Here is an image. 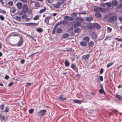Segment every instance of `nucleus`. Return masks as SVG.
<instances>
[{
  "label": "nucleus",
  "instance_id": "de8ad7c7",
  "mask_svg": "<svg viewBox=\"0 0 122 122\" xmlns=\"http://www.w3.org/2000/svg\"><path fill=\"white\" fill-rule=\"evenodd\" d=\"M9 110V108H8V107H7L5 108V110L4 112H8Z\"/></svg>",
  "mask_w": 122,
  "mask_h": 122
},
{
  "label": "nucleus",
  "instance_id": "6e6d98bb",
  "mask_svg": "<svg viewBox=\"0 0 122 122\" xmlns=\"http://www.w3.org/2000/svg\"><path fill=\"white\" fill-rule=\"evenodd\" d=\"M0 13H2L5 14L6 13V12L4 10H1V11H0Z\"/></svg>",
  "mask_w": 122,
  "mask_h": 122
},
{
  "label": "nucleus",
  "instance_id": "680f3d73",
  "mask_svg": "<svg viewBox=\"0 0 122 122\" xmlns=\"http://www.w3.org/2000/svg\"><path fill=\"white\" fill-rule=\"evenodd\" d=\"M107 30L108 31L111 32L112 31V29L111 28L108 27H107Z\"/></svg>",
  "mask_w": 122,
  "mask_h": 122
},
{
  "label": "nucleus",
  "instance_id": "8fccbe9b",
  "mask_svg": "<svg viewBox=\"0 0 122 122\" xmlns=\"http://www.w3.org/2000/svg\"><path fill=\"white\" fill-rule=\"evenodd\" d=\"M32 24V23H25V24L27 26H32L31 24Z\"/></svg>",
  "mask_w": 122,
  "mask_h": 122
},
{
  "label": "nucleus",
  "instance_id": "4468645a",
  "mask_svg": "<svg viewBox=\"0 0 122 122\" xmlns=\"http://www.w3.org/2000/svg\"><path fill=\"white\" fill-rule=\"evenodd\" d=\"M93 18L92 16L88 17L85 19V20L88 22H90L92 20Z\"/></svg>",
  "mask_w": 122,
  "mask_h": 122
},
{
  "label": "nucleus",
  "instance_id": "774afa93",
  "mask_svg": "<svg viewBox=\"0 0 122 122\" xmlns=\"http://www.w3.org/2000/svg\"><path fill=\"white\" fill-rule=\"evenodd\" d=\"M57 25H56H56L55 26L54 28H53V29L56 30V29L57 28Z\"/></svg>",
  "mask_w": 122,
  "mask_h": 122
},
{
  "label": "nucleus",
  "instance_id": "603ef678",
  "mask_svg": "<svg viewBox=\"0 0 122 122\" xmlns=\"http://www.w3.org/2000/svg\"><path fill=\"white\" fill-rule=\"evenodd\" d=\"M22 2L24 3H27V0H20Z\"/></svg>",
  "mask_w": 122,
  "mask_h": 122
},
{
  "label": "nucleus",
  "instance_id": "f704fd0d",
  "mask_svg": "<svg viewBox=\"0 0 122 122\" xmlns=\"http://www.w3.org/2000/svg\"><path fill=\"white\" fill-rule=\"evenodd\" d=\"M112 4L114 6H116L118 4V3L116 1L113 2Z\"/></svg>",
  "mask_w": 122,
  "mask_h": 122
},
{
  "label": "nucleus",
  "instance_id": "ddd939ff",
  "mask_svg": "<svg viewBox=\"0 0 122 122\" xmlns=\"http://www.w3.org/2000/svg\"><path fill=\"white\" fill-rule=\"evenodd\" d=\"M94 42L92 41H91L89 42L88 44V46L90 47H93L94 45Z\"/></svg>",
  "mask_w": 122,
  "mask_h": 122
},
{
  "label": "nucleus",
  "instance_id": "9b49d317",
  "mask_svg": "<svg viewBox=\"0 0 122 122\" xmlns=\"http://www.w3.org/2000/svg\"><path fill=\"white\" fill-rule=\"evenodd\" d=\"M90 38L88 36H86L82 39V40L85 41L86 43L88 42L89 41Z\"/></svg>",
  "mask_w": 122,
  "mask_h": 122
},
{
  "label": "nucleus",
  "instance_id": "79ce46f5",
  "mask_svg": "<svg viewBox=\"0 0 122 122\" xmlns=\"http://www.w3.org/2000/svg\"><path fill=\"white\" fill-rule=\"evenodd\" d=\"M0 19L2 20H4L5 19L4 17L2 15H0Z\"/></svg>",
  "mask_w": 122,
  "mask_h": 122
},
{
  "label": "nucleus",
  "instance_id": "338daca9",
  "mask_svg": "<svg viewBox=\"0 0 122 122\" xmlns=\"http://www.w3.org/2000/svg\"><path fill=\"white\" fill-rule=\"evenodd\" d=\"M76 76L77 77H78L79 78L80 77V75L79 74H77L76 75Z\"/></svg>",
  "mask_w": 122,
  "mask_h": 122
},
{
  "label": "nucleus",
  "instance_id": "dca6fc26",
  "mask_svg": "<svg viewBox=\"0 0 122 122\" xmlns=\"http://www.w3.org/2000/svg\"><path fill=\"white\" fill-rule=\"evenodd\" d=\"M58 99L61 101H65L66 100V98L63 97V96L61 95L59 97Z\"/></svg>",
  "mask_w": 122,
  "mask_h": 122
},
{
  "label": "nucleus",
  "instance_id": "4c0bfd02",
  "mask_svg": "<svg viewBox=\"0 0 122 122\" xmlns=\"http://www.w3.org/2000/svg\"><path fill=\"white\" fill-rule=\"evenodd\" d=\"M39 17V15H37L35 16L33 18V19L34 20H36L38 19Z\"/></svg>",
  "mask_w": 122,
  "mask_h": 122
},
{
  "label": "nucleus",
  "instance_id": "f3484780",
  "mask_svg": "<svg viewBox=\"0 0 122 122\" xmlns=\"http://www.w3.org/2000/svg\"><path fill=\"white\" fill-rule=\"evenodd\" d=\"M80 45L83 46H87V43L85 41H82L80 42Z\"/></svg>",
  "mask_w": 122,
  "mask_h": 122
},
{
  "label": "nucleus",
  "instance_id": "1a4fd4ad",
  "mask_svg": "<svg viewBox=\"0 0 122 122\" xmlns=\"http://www.w3.org/2000/svg\"><path fill=\"white\" fill-rule=\"evenodd\" d=\"M89 57V54H88L82 56V58L83 59L86 60Z\"/></svg>",
  "mask_w": 122,
  "mask_h": 122
},
{
  "label": "nucleus",
  "instance_id": "e2e57ef3",
  "mask_svg": "<svg viewBox=\"0 0 122 122\" xmlns=\"http://www.w3.org/2000/svg\"><path fill=\"white\" fill-rule=\"evenodd\" d=\"M25 62V60L24 59L20 61V63L22 64H23Z\"/></svg>",
  "mask_w": 122,
  "mask_h": 122
},
{
  "label": "nucleus",
  "instance_id": "aec40b11",
  "mask_svg": "<svg viewBox=\"0 0 122 122\" xmlns=\"http://www.w3.org/2000/svg\"><path fill=\"white\" fill-rule=\"evenodd\" d=\"M93 25L91 23H89L87 25V28L89 29H90L93 28Z\"/></svg>",
  "mask_w": 122,
  "mask_h": 122
},
{
  "label": "nucleus",
  "instance_id": "f8f14e48",
  "mask_svg": "<svg viewBox=\"0 0 122 122\" xmlns=\"http://www.w3.org/2000/svg\"><path fill=\"white\" fill-rule=\"evenodd\" d=\"M16 5L18 9H20L22 8V4L20 2L16 4Z\"/></svg>",
  "mask_w": 122,
  "mask_h": 122
},
{
  "label": "nucleus",
  "instance_id": "69168bd1",
  "mask_svg": "<svg viewBox=\"0 0 122 122\" xmlns=\"http://www.w3.org/2000/svg\"><path fill=\"white\" fill-rule=\"evenodd\" d=\"M15 11H16L15 10V9H14V10H12V13H14L15 12Z\"/></svg>",
  "mask_w": 122,
  "mask_h": 122
},
{
  "label": "nucleus",
  "instance_id": "a878e982",
  "mask_svg": "<svg viewBox=\"0 0 122 122\" xmlns=\"http://www.w3.org/2000/svg\"><path fill=\"white\" fill-rule=\"evenodd\" d=\"M65 66L66 67L70 65V63L69 61L66 60H65Z\"/></svg>",
  "mask_w": 122,
  "mask_h": 122
},
{
  "label": "nucleus",
  "instance_id": "a211bd4d",
  "mask_svg": "<svg viewBox=\"0 0 122 122\" xmlns=\"http://www.w3.org/2000/svg\"><path fill=\"white\" fill-rule=\"evenodd\" d=\"M73 101L74 103H78L79 104H81L82 102L81 101L78 100H73Z\"/></svg>",
  "mask_w": 122,
  "mask_h": 122
},
{
  "label": "nucleus",
  "instance_id": "ea45409f",
  "mask_svg": "<svg viewBox=\"0 0 122 122\" xmlns=\"http://www.w3.org/2000/svg\"><path fill=\"white\" fill-rule=\"evenodd\" d=\"M13 2L12 1L9 2L8 3V5L10 6H11L13 4Z\"/></svg>",
  "mask_w": 122,
  "mask_h": 122
},
{
  "label": "nucleus",
  "instance_id": "c03bdc74",
  "mask_svg": "<svg viewBox=\"0 0 122 122\" xmlns=\"http://www.w3.org/2000/svg\"><path fill=\"white\" fill-rule=\"evenodd\" d=\"M27 17V15L25 14H24L22 16V18L23 19H25Z\"/></svg>",
  "mask_w": 122,
  "mask_h": 122
},
{
  "label": "nucleus",
  "instance_id": "473e14b6",
  "mask_svg": "<svg viewBox=\"0 0 122 122\" xmlns=\"http://www.w3.org/2000/svg\"><path fill=\"white\" fill-rule=\"evenodd\" d=\"M15 18L16 20L18 21H20L21 20V18L20 17L16 16Z\"/></svg>",
  "mask_w": 122,
  "mask_h": 122
},
{
  "label": "nucleus",
  "instance_id": "423d86ee",
  "mask_svg": "<svg viewBox=\"0 0 122 122\" xmlns=\"http://www.w3.org/2000/svg\"><path fill=\"white\" fill-rule=\"evenodd\" d=\"M65 20H66L67 21H71L73 20L74 19L72 17H71L68 16H65L64 17Z\"/></svg>",
  "mask_w": 122,
  "mask_h": 122
},
{
  "label": "nucleus",
  "instance_id": "2eb2a0df",
  "mask_svg": "<svg viewBox=\"0 0 122 122\" xmlns=\"http://www.w3.org/2000/svg\"><path fill=\"white\" fill-rule=\"evenodd\" d=\"M93 26L94 27L97 29H100L101 27L100 25L97 23H94Z\"/></svg>",
  "mask_w": 122,
  "mask_h": 122
},
{
  "label": "nucleus",
  "instance_id": "e433bc0d",
  "mask_svg": "<svg viewBox=\"0 0 122 122\" xmlns=\"http://www.w3.org/2000/svg\"><path fill=\"white\" fill-rule=\"evenodd\" d=\"M46 10V8L42 9L41 10L39 11V13H42L44 12Z\"/></svg>",
  "mask_w": 122,
  "mask_h": 122
},
{
  "label": "nucleus",
  "instance_id": "412c9836",
  "mask_svg": "<svg viewBox=\"0 0 122 122\" xmlns=\"http://www.w3.org/2000/svg\"><path fill=\"white\" fill-rule=\"evenodd\" d=\"M50 18L51 17L50 16H48L46 17L45 20V21L47 23H48Z\"/></svg>",
  "mask_w": 122,
  "mask_h": 122
},
{
  "label": "nucleus",
  "instance_id": "393cba45",
  "mask_svg": "<svg viewBox=\"0 0 122 122\" xmlns=\"http://www.w3.org/2000/svg\"><path fill=\"white\" fill-rule=\"evenodd\" d=\"M36 30L38 32L40 33H41L43 30V29L42 28H37Z\"/></svg>",
  "mask_w": 122,
  "mask_h": 122
},
{
  "label": "nucleus",
  "instance_id": "49530a36",
  "mask_svg": "<svg viewBox=\"0 0 122 122\" xmlns=\"http://www.w3.org/2000/svg\"><path fill=\"white\" fill-rule=\"evenodd\" d=\"M33 112V110L31 109L29 110V113L30 114L32 113Z\"/></svg>",
  "mask_w": 122,
  "mask_h": 122
},
{
  "label": "nucleus",
  "instance_id": "b1692460",
  "mask_svg": "<svg viewBox=\"0 0 122 122\" xmlns=\"http://www.w3.org/2000/svg\"><path fill=\"white\" fill-rule=\"evenodd\" d=\"M115 97L119 100H121L122 98V97L120 95H116L115 96Z\"/></svg>",
  "mask_w": 122,
  "mask_h": 122
},
{
  "label": "nucleus",
  "instance_id": "bb28decb",
  "mask_svg": "<svg viewBox=\"0 0 122 122\" xmlns=\"http://www.w3.org/2000/svg\"><path fill=\"white\" fill-rule=\"evenodd\" d=\"M61 24L64 25L66 24L67 23V21L65 20H61L60 22Z\"/></svg>",
  "mask_w": 122,
  "mask_h": 122
},
{
  "label": "nucleus",
  "instance_id": "13d9d810",
  "mask_svg": "<svg viewBox=\"0 0 122 122\" xmlns=\"http://www.w3.org/2000/svg\"><path fill=\"white\" fill-rule=\"evenodd\" d=\"M103 72V68H101L100 72V73L101 74H102Z\"/></svg>",
  "mask_w": 122,
  "mask_h": 122
},
{
  "label": "nucleus",
  "instance_id": "864d4df0",
  "mask_svg": "<svg viewBox=\"0 0 122 122\" xmlns=\"http://www.w3.org/2000/svg\"><path fill=\"white\" fill-rule=\"evenodd\" d=\"M116 40L117 41H122V39H119L118 38H116Z\"/></svg>",
  "mask_w": 122,
  "mask_h": 122
},
{
  "label": "nucleus",
  "instance_id": "4be33fe9",
  "mask_svg": "<svg viewBox=\"0 0 122 122\" xmlns=\"http://www.w3.org/2000/svg\"><path fill=\"white\" fill-rule=\"evenodd\" d=\"M95 16L98 18H100L101 17V15L100 13H96L95 14Z\"/></svg>",
  "mask_w": 122,
  "mask_h": 122
},
{
  "label": "nucleus",
  "instance_id": "20e7f679",
  "mask_svg": "<svg viewBox=\"0 0 122 122\" xmlns=\"http://www.w3.org/2000/svg\"><path fill=\"white\" fill-rule=\"evenodd\" d=\"M117 18L115 16H112L108 19V21L110 23L114 22L116 20Z\"/></svg>",
  "mask_w": 122,
  "mask_h": 122
},
{
  "label": "nucleus",
  "instance_id": "3c124183",
  "mask_svg": "<svg viewBox=\"0 0 122 122\" xmlns=\"http://www.w3.org/2000/svg\"><path fill=\"white\" fill-rule=\"evenodd\" d=\"M9 78V76L6 75L5 76V78L6 80H8Z\"/></svg>",
  "mask_w": 122,
  "mask_h": 122
},
{
  "label": "nucleus",
  "instance_id": "c9c22d12",
  "mask_svg": "<svg viewBox=\"0 0 122 122\" xmlns=\"http://www.w3.org/2000/svg\"><path fill=\"white\" fill-rule=\"evenodd\" d=\"M5 105L4 104H1L0 106V109L1 110H3L4 108Z\"/></svg>",
  "mask_w": 122,
  "mask_h": 122
},
{
  "label": "nucleus",
  "instance_id": "5fc2aeb1",
  "mask_svg": "<svg viewBox=\"0 0 122 122\" xmlns=\"http://www.w3.org/2000/svg\"><path fill=\"white\" fill-rule=\"evenodd\" d=\"M32 23V26H33V25H34L35 26L36 25H38V23Z\"/></svg>",
  "mask_w": 122,
  "mask_h": 122
},
{
  "label": "nucleus",
  "instance_id": "f03ea898",
  "mask_svg": "<svg viewBox=\"0 0 122 122\" xmlns=\"http://www.w3.org/2000/svg\"><path fill=\"white\" fill-rule=\"evenodd\" d=\"M46 111L45 110H40L37 113V116L39 117H41L45 115Z\"/></svg>",
  "mask_w": 122,
  "mask_h": 122
},
{
  "label": "nucleus",
  "instance_id": "f257e3e1",
  "mask_svg": "<svg viewBox=\"0 0 122 122\" xmlns=\"http://www.w3.org/2000/svg\"><path fill=\"white\" fill-rule=\"evenodd\" d=\"M83 21V20L81 18H77L75 20V22L74 24V27L75 28L79 27Z\"/></svg>",
  "mask_w": 122,
  "mask_h": 122
},
{
  "label": "nucleus",
  "instance_id": "39448f33",
  "mask_svg": "<svg viewBox=\"0 0 122 122\" xmlns=\"http://www.w3.org/2000/svg\"><path fill=\"white\" fill-rule=\"evenodd\" d=\"M71 67L76 72H78V69L75 64H72L71 66Z\"/></svg>",
  "mask_w": 122,
  "mask_h": 122
},
{
  "label": "nucleus",
  "instance_id": "09e8293b",
  "mask_svg": "<svg viewBox=\"0 0 122 122\" xmlns=\"http://www.w3.org/2000/svg\"><path fill=\"white\" fill-rule=\"evenodd\" d=\"M54 0H47V2L49 3H51L53 2Z\"/></svg>",
  "mask_w": 122,
  "mask_h": 122
},
{
  "label": "nucleus",
  "instance_id": "bf43d9fd",
  "mask_svg": "<svg viewBox=\"0 0 122 122\" xmlns=\"http://www.w3.org/2000/svg\"><path fill=\"white\" fill-rule=\"evenodd\" d=\"M118 19L122 23V17H119Z\"/></svg>",
  "mask_w": 122,
  "mask_h": 122
},
{
  "label": "nucleus",
  "instance_id": "2f4dec72",
  "mask_svg": "<svg viewBox=\"0 0 122 122\" xmlns=\"http://www.w3.org/2000/svg\"><path fill=\"white\" fill-rule=\"evenodd\" d=\"M117 9H122V3L120 4L117 7Z\"/></svg>",
  "mask_w": 122,
  "mask_h": 122
},
{
  "label": "nucleus",
  "instance_id": "0eeeda50",
  "mask_svg": "<svg viewBox=\"0 0 122 122\" xmlns=\"http://www.w3.org/2000/svg\"><path fill=\"white\" fill-rule=\"evenodd\" d=\"M23 43V41L22 38V37H20V40L18 42L17 44V45L18 46H20L22 45V44Z\"/></svg>",
  "mask_w": 122,
  "mask_h": 122
},
{
  "label": "nucleus",
  "instance_id": "58836bf2",
  "mask_svg": "<svg viewBox=\"0 0 122 122\" xmlns=\"http://www.w3.org/2000/svg\"><path fill=\"white\" fill-rule=\"evenodd\" d=\"M5 117L4 116H0V120L1 121H2L4 120L5 119Z\"/></svg>",
  "mask_w": 122,
  "mask_h": 122
},
{
  "label": "nucleus",
  "instance_id": "6ab92c4d",
  "mask_svg": "<svg viewBox=\"0 0 122 122\" xmlns=\"http://www.w3.org/2000/svg\"><path fill=\"white\" fill-rule=\"evenodd\" d=\"M101 8L100 7H96L94 8V11L95 12H97L99 11H100Z\"/></svg>",
  "mask_w": 122,
  "mask_h": 122
},
{
  "label": "nucleus",
  "instance_id": "a19ab883",
  "mask_svg": "<svg viewBox=\"0 0 122 122\" xmlns=\"http://www.w3.org/2000/svg\"><path fill=\"white\" fill-rule=\"evenodd\" d=\"M99 92L101 93H104V94L105 93V92H104V90L102 89H100L99 91Z\"/></svg>",
  "mask_w": 122,
  "mask_h": 122
},
{
  "label": "nucleus",
  "instance_id": "052dcab7",
  "mask_svg": "<svg viewBox=\"0 0 122 122\" xmlns=\"http://www.w3.org/2000/svg\"><path fill=\"white\" fill-rule=\"evenodd\" d=\"M99 78L100 80L101 81H103V77L102 76H100L99 77Z\"/></svg>",
  "mask_w": 122,
  "mask_h": 122
},
{
  "label": "nucleus",
  "instance_id": "72a5a7b5",
  "mask_svg": "<svg viewBox=\"0 0 122 122\" xmlns=\"http://www.w3.org/2000/svg\"><path fill=\"white\" fill-rule=\"evenodd\" d=\"M80 29L78 28H77L75 29L74 30V31L76 33H78L80 31Z\"/></svg>",
  "mask_w": 122,
  "mask_h": 122
},
{
  "label": "nucleus",
  "instance_id": "c85d7f7f",
  "mask_svg": "<svg viewBox=\"0 0 122 122\" xmlns=\"http://www.w3.org/2000/svg\"><path fill=\"white\" fill-rule=\"evenodd\" d=\"M107 5V8H109L111 7L112 5L111 3H105Z\"/></svg>",
  "mask_w": 122,
  "mask_h": 122
},
{
  "label": "nucleus",
  "instance_id": "c756f323",
  "mask_svg": "<svg viewBox=\"0 0 122 122\" xmlns=\"http://www.w3.org/2000/svg\"><path fill=\"white\" fill-rule=\"evenodd\" d=\"M62 31V29L61 28H58L56 30V32L58 33H60Z\"/></svg>",
  "mask_w": 122,
  "mask_h": 122
},
{
  "label": "nucleus",
  "instance_id": "4d7b16f0",
  "mask_svg": "<svg viewBox=\"0 0 122 122\" xmlns=\"http://www.w3.org/2000/svg\"><path fill=\"white\" fill-rule=\"evenodd\" d=\"M13 84V82H11L8 85V86L10 87Z\"/></svg>",
  "mask_w": 122,
  "mask_h": 122
},
{
  "label": "nucleus",
  "instance_id": "7ed1b4c3",
  "mask_svg": "<svg viewBox=\"0 0 122 122\" xmlns=\"http://www.w3.org/2000/svg\"><path fill=\"white\" fill-rule=\"evenodd\" d=\"M91 36L93 40H94L95 41L96 40L97 38V36L96 34L94 32H92L91 35Z\"/></svg>",
  "mask_w": 122,
  "mask_h": 122
},
{
  "label": "nucleus",
  "instance_id": "5701e85b",
  "mask_svg": "<svg viewBox=\"0 0 122 122\" xmlns=\"http://www.w3.org/2000/svg\"><path fill=\"white\" fill-rule=\"evenodd\" d=\"M71 16L74 18H76L77 17L76 14L75 13H72L71 15Z\"/></svg>",
  "mask_w": 122,
  "mask_h": 122
},
{
  "label": "nucleus",
  "instance_id": "a18cd8bd",
  "mask_svg": "<svg viewBox=\"0 0 122 122\" xmlns=\"http://www.w3.org/2000/svg\"><path fill=\"white\" fill-rule=\"evenodd\" d=\"M31 83H27V84L25 85V87H28L29 86H30Z\"/></svg>",
  "mask_w": 122,
  "mask_h": 122
},
{
  "label": "nucleus",
  "instance_id": "cd10ccee",
  "mask_svg": "<svg viewBox=\"0 0 122 122\" xmlns=\"http://www.w3.org/2000/svg\"><path fill=\"white\" fill-rule=\"evenodd\" d=\"M68 36L69 35L67 33H65L63 35L62 37L64 38H67Z\"/></svg>",
  "mask_w": 122,
  "mask_h": 122
},
{
  "label": "nucleus",
  "instance_id": "7c9ffc66",
  "mask_svg": "<svg viewBox=\"0 0 122 122\" xmlns=\"http://www.w3.org/2000/svg\"><path fill=\"white\" fill-rule=\"evenodd\" d=\"M40 5L38 3L36 2L35 4V6L36 7H39Z\"/></svg>",
  "mask_w": 122,
  "mask_h": 122
},
{
  "label": "nucleus",
  "instance_id": "9d476101",
  "mask_svg": "<svg viewBox=\"0 0 122 122\" xmlns=\"http://www.w3.org/2000/svg\"><path fill=\"white\" fill-rule=\"evenodd\" d=\"M61 3L60 2H58L56 4H54V7L55 8H58L61 6Z\"/></svg>",
  "mask_w": 122,
  "mask_h": 122
},
{
  "label": "nucleus",
  "instance_id": "6e6552de",
  "mask_svg": "<svg viewBox=\"0 0 122 122\" xmlns=\"http://www.w3.org/2000/svg\"><path fill=\"white\" fill-rule=\"evenodd\" d=\"M28 8L27 5L26 4L24 5H23V10L24 12H27L28 11Z\"/></svg>",
  "mask_w": 122,
  "mask_h": 122
},
{
  "label": "nucleus",
  "instance_id": "37998d69",
  "mask_svg": "<svg viewBox=\"0 0 122 122\" xmlns=\"http://www.w3.org/2000/svg\"><path fill=\"white\" fill-rule=\"evenodd\" d=\"M113 63H108L107 66V67H109L110 66H111L112 64Z\"/></svg>",
  "mask_w": 122,
  "mask_h": 122
},
{
  "label": "nucleus",
  "instance_id": "0e129e2a",
  "mask_svg": "<svg viewBox=\"0 0 122 122\" xmlns=\"http://www.w3.org/2000/svg\"><path fill=\"white\" fill-rule=\"evenodd\" d=\"M56 30L54 29H53L52 31V34H54L55 33L56 31Z\"/></svg>",
  "mask_w": 122,
  "mask_h": 122
}]
</instances>
